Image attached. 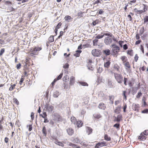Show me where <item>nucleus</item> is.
<instances>
[{"label": "nucleus", "mask_w": 148, "mask_h": 148, "mask_svg": "<svg viewBox=\"0 0 148 148\" xmlns=\"http://www.w3.org/2000/svg\"><path fill=\"white\" fill-rule=\"evenodd\" d=\"M126 92L125 91H123V95L124 97V99H127V96L126 95Z\"/></svg>", "instance_id": "obj_47"}, {"label": "nucleus", "mask_w": 148, "mask_h": 148, "mask_svg": "<svg viewBox=\"0 0 148 148\" xmlns=\"http://www.w3.org/2000/svg\"><path fill=\"white\" fill-rule=\"evenodd\" d=\"M83 13L82 12H80L78 13V15L79 16H82Z\"/></svg>", "instance_id": "obj_56"}, {"label": "nucleus", "mask_w": 148, "mask_h": 148, "mask_svg": "<svg viewBox=\"0 0 148 148\" xmlns=\"http://www.w3.org/2000/svg\"><path fill=\"white\" fill-rule=\"evenodd\" d=\"M144 23L148 21V16H146L144 19Z\"/></svg>", "instance_id": "obj_43"}, {"label": "nucleus", "mask_w": 148, "mask_h": 148, "mask_svg": "<svg viewBox=\"0 0 148 148\" xmlns=\"http://www.w3.org/2000/svg\"><path fill=\"white\" fill-rule=\"evenodd\" d=\"M8 137H6L5 138L4 141L5 143H7L8 142Z\"/></svg>", "instance_id": "obj_61"}, {"label": "nucleus", "mask_w": 148, "mask_h": 148, "mask_svg": "<svg viewBox=\"0 0 148 148\" xmlns=\"http://www.w3.org/2000/svg\"><path fill=\"white\" fill-rule=\"evenodd\" d=\"M127 79L126 78L124 77V84L126 86L127 85V84L126 83L127 81Z\"/></svg>", "instance_id": "obj_51"}, {"label": "nucleus", "mask_w": 148, "mask_h": 148, "mask_svg": "<svg viewBox=\"0 0 148 148\" xmlns=\"http://www.w3.org/2000/svg\"><path fill=\"white\" fill-rule=\"evenodd\" d=\"M109 100L111 102L112 104H113L114 103V97L113 95L109 96Z\"/></svg>", "instance_id": "obj_15"}, {"label": "nucleus", "mask_w": 148, "mask_h": 148, "mask_svg": "<svg viewBox=\"0 0 148 148\" xmlns=\"http://www.w3.org/2000/svg\"><path fill=\"white\" fill-rule=\"evenodd\" d=\"M108 86L109 87L111 88L113 87V85L111 81L110 80L108 79Z\"/></svg>", "instance_id": "obj_30"}, {"label": "nucleus", "mask_w": 148, "mask_h": 148, "mask_svg": "<svg viewBox=\"0 0 148 148\" xmlns=\"http://www.w3.org/2000/svg\"><path fill=\"white\" fill-rule=\"evenodd\" d=\"M126 108H127V105H126V104H125L124 106V107H123V111L124 112H126L125 110H126Z\"/></svg>", "instance_id": "obj_59"}, {"label": "nucleus", "mask_w": 148, "mask_h": 148, "mask_svg": "<svg viewBox=\"0 0 148 148\" xmlns=\"http://www.w3.org/2000/svg\"><path fill=\"white\" fill-rule=\"evenodd\" d=\"M61 24H62L60 23H59L56 26V28L57 29L59 28Z\"/></svg>", "instance_id": "obj_53"}, {"label": "nucleus", "mask_w": 148, "mask_h": 148, "mask_svg": "<svg viewBox=\"0 0 148 148\" xmlns=\"http://www.w3.org/2000/svg\"><path fill=\"white\" fill-rule=\"evenodd\" d=\"M143 134L145 135H148V130H145Z\"/></svg>", "instance_id": "obj_52"}, {"label": "nucleus", "mask_w": 148, "mask_h": 148, "mask_svg": "<svg viewBox=\"0 0 148 148\" xmlns=\"http://www.w3.org/2000/svg\"><path fill=\"white\" fill-rule=\"evenodd\" d=\"M138 55L137 54H136L135 55L134 57V60L135 62H137V60L138 59Z\"/></svg>", "instance_id": "obj_49"}, {"label": "nucleus", "mask_w": 148, "mask_h": 148, "mask_svg": "<svg viewBox=\"0 0 148 148\" xmlns=\"http://www.w3.org/2000/svg\"><path fill=\"white\" fill-rule=\"evenodd\" d=\"M98 107L100 109H101L103 110H105L106 108L105 104L103 103H100L98 105Z\"/></svg>", "instance_id": "obj_8"}, {"label": "nucleus", "mask_w": 148, "mask_h": 148, "mask_svg": "<svg viewBox=\"0 0 148 148\" xmlns=\"http://www.w3.org/2000/svg\"><path fill=\"white\" fill-rule=\"evenodd\" d=\"M124 64L126 69L130 68V65L128 62H126Z\"/></svg>", "instance_id": "obj_27"}, {"label": "nucleus", "mask_w": 148, "mask_h": 148, "mask_svg": "<svg viewBox=\"0 0 148 148\" xmlns=\"http://www.w3.org/2000/svg\"><path fill=\"white\" fill-rule=\"evenodd\" d=\"M54 143L56 144L59 146H61L62 147H63L64 146L63 143H62L61 142L58 141V140H55V141L54 142Z\"/></svg>", "instance_id": "obj_19"}, {"label": "nucleus", "mask_w": 148, "mask_h": 148, "mask_svg": "<svg viewBox=\"0 0 148 148\" xmlns=\"http://www.w3.org/2000/svg\"><path fill=\"white\" fill-rule=\"evenodd\" d=\"M69 78V77L68 75H66L64 76L63 79H64L65 80H67Z\"/></svg>", "instance_id": "obj_54"}, {"label": "nucleus", "mask_w": 148, "mask_h": 148, "mask_svg": "<svg viewBox=\"0 0 148 148\" xmlns=\"http://www.w3.org/2000/svg\"><path fill=\"white\" fill-rule=\"evenodd\" d=\"M79 83L83 86H88V84L86 82H79Z\"/></svg>", "instance_id": "obj_28"}, {"label": "nucleus", "mask_w": 148, "mask_h": 148, "mask_svg": "<svg viewBox=\"0 0 148 148\" xmlns=\"http://www.w3.org/2000/svg\"><path fill=\"white\" fill-rule=\"evenodd\" d=\"M144 134H143V133H142L140 134V136L138 137V139L142 140H145L146 139V138L145 136H144Z\"/></svg>", "instance_id": "obj_9"}, {"label": "nucleus", "mask_w": 148, "mask_h": 148, "mask_svg": "<svg viewBox=\"0 0 148 148\" xmlns=\"http://www.w3.org/2000/svg\"><path fill=\"white\" fill-rule=\"evenodd\" d=\"M87 67L89 70L91 71L93 70L94 68L92 66V64L93 63L92 60L90 59H88L87 60Z\"/></svg>", "instance_id": "obj_4"}, {"label": "nucleus", "mask_w": 148, "mask_h": 148, "mask_svg": "<svg viewBox=\"0 0 148 148\" xmlns=\"http://www.w3.org/2000/svg\"><path fill=\"white\" fill-rule=\"evenodd\" d=\"M111 47H113L112 50L113 53L115 54H116L120 50L119 47L115 44H112Z\"/></svg>", "instance_id": "obj_3"}, {"label": "nucleus", "mask_w": 148, "mask_h": 148, "mask_svg": "<svg viewBox=\"0 0 148 148\" xmlns=\"http://www.w3.org/2000/svg\"><path fill=\"white\" fill-rule=\"evenodd\" d=\"M68 145L69 146L72 147L73 148H80L79 146H78L77 145L73 144L69 142Z\"/></svg>", "instance_id": "obj_12"}, {"label": "nucleus", "mask_w": 148, "mask_h": 148, "mask_svg": "<svg viewBox=\"0 0 148 148\" xmlns=\"http://www.w3.org/2000/svg\"><path fill=\"white\" fill-rule=\"evenodd\" d=\"M104 36L103 32H101L100 34L98 35L95 38L97 39L102 38Z\"/></svg>", "instance_id": "obj_20"}, {"label": "nucleus", "mask_w": 148, "mask_h": 148, "mask_svg": "<svg viewBox=\"0 0 148 148\" xmlns=\"http://www.w3.org/2000/svg\"><path fill=\"white\" fill-rule=\"evenodd\" d=\"M74 141L76 143H79L81 141L80 139L77 137H76L74 138Z\"/></svg>", "instance_id": "obj_35"}, {"label": "nucleus", "mask_w": 148, "mask_h": 148, "mask_svg": "<svg viewBox=\"0 0 148 148\" xmlns=\"http://www.w3.org/2000/svg\"><path fill=\"white\" fill-rule=\"evenodd\" d=\"M56 81H57V80H56V79H54L53 82H52V83H51V84L52 85V86H53V85H54V84H55V83L56 82Z\"/></svg>", "instance_id": "obj_63"}, {"label": "nucleus", "mask_w": 148, "mask_h": 148, "mask_svg": "<svg viewBox=\"0 0 148 148\" xmlns=\"http://www.w3.org/2000/svg\"><path fill=\"white\" fill-rule=\"evenodd\" d=\"M128 54L130 55L131 56L133 55V51L132 50L128 51L127 52Z\"/></svg>", "instance_id": "obj_39"}, {"label": "nucleus", "mask_w": 148, "mask_h": 148, "mask_svg": "<svg viewBox=\"0 0 148 148\" xmlns=\"http://www.w3.org/2000/svg\"><path fill=\"white\" fill-rule=\"evenodd\" d=\"M82 52L81 50H77L76 51V53L74 54V56L76 57H78L80 55V54Z\"/></svg>", "instance_id": "obj_17"}, {"label": "nucleus", "mask_w": 148, "mask_h": 148, "mask_svg": "<svg viewBox=\"0 0 148 148\" xmlns=\"http://www.w3.org/2000/svg\"><path fill=\"white\" fill-rule=\"evenodd\" d=\"M14 102L16 103L17 105L19 104V102L16 98H14Z\"/></svg>", "instance_id": "obj_48"}, {"label": "nucleus", "mask_w": 148, "mask_h": 148, "mask_svg": "<svg viewBox=\"0 0 148 148\" xmlns=\"http://www.w3.org/2000/svg\"><path fill=\"white\" fill-rule=\"evenodd\" d=\"M63 75V73H61L57 77V79H56V80H57H57H59L60 79L61 77H62V76Z\"/></svg>", "instance_id": "obj_41"}, {"label": "nucleus", "mask_w": 148, "mask_h": 148, "mask_svg": "<svg viewBox=\"0 0 148 148\" xmlns=\"http://www.w3.org/2000/svg\"><path fill=\"white\" fill-rule=\"evenodd\" d=\"M86 129H87V132L88 133V134H90L92 132V130L90 128L88 127H87Z\"/></svg>", "instance_id": "obj_31"}, {"label": "nucleus", "mask_w": 148, "mask_h": 148, "mask_svg": "<svg viewBox=\"0 0 148 148\" xmlns=\"http://www.w3.org/2000/svg\"><path fill=\"white\" fill-rule=\"evenodd\" d=\"M15 84H14L12 85H11L10 87V88L9 89V90L10 91H12L13 90V89L15 88Z\"/></svg>", "instance_id": "obj_37"}, {"label": "nucleus", "mask_w": 148, "mask_h": 148, "mask_svg": "<svg viewBox=\"0 0 148 148\" xmlns=\"http://www.w3.org/2000/svg\"><path fill=\"white\" fill-rule=\"evenodd\" d=\"M5 51V49H1L0 51V56H1Z\"/></svg>", "instance_id": "obj_46"}, {"label": "nucleus", "mask_w": 148, "mask_h": 148, "mask_svg": "<svg viewBox=\"0 0 148 148\" xmlns=\"http://www.w3.org/2000/svg\"><path fill=\"white\" fill-rule=\"evenodd\" d=\"M103 53L106 56H109L111 54V51L110 50L106 49L103 50Z\"/></svg>", "instance_id": "obj_7"}, {"label": "nucleus", "mask_w": 148, "mask_h": 148, "mask_svg": "<svg viewBox=\"0 0 148 148\" xmlns=\"http://www.w3.org/2000/svg\"><path fill=\"white\" fill-rule=\"evenodd\" d=\"M42 131L43 134L46 136L47 134V131L46 127L45 126L43 127Z\"/></svg>", "instance_id": "obj_29"}, {"label": "nucleus", "mask_w": 148, "mask_h": 148, "mask_svg": "<svg viewBox=\"0 0 148 148\" xmlns=\"http://www.w3.org/2000/svg\"><path fill=\"white\" fill-rule=\"evenodd\" d=\"M31 116L32 120H33L34 118V113L32 112L31 114Z\"/></svg>", "instance_id": "obj_58"}, {"label": "nucleus", "mask_w": 148, "mask_h": 148, "mask_svg": "<svg viewBox=\"0 0 148 148\" xmlns=\"http://www.w3.org/2000/svg\"><path fill=\"white\" fill-rule=\"evenodd\" d=\"M92 53L94 56L99 57L101 54V52L100 50L95 49L92 51Z\"/></svg>", "instance_id": "obj_2"}, {"label": "nucleus", "mask_w": 148, "mask_h": 148, "mask_svg": "<svg viewBox=\"0 0 148 148\" xmlns=\"http://www.w3.org/2000/svg\"><path fill=\"white\" fill-rule=\"evenodd\" d=\"M46 108L47 110L49 112H52L53 108V106L48 105L46 106Z\"/></svg>", "instance_id": "obj_13"}, {"label": "nucleus", "mask_w": 148, "mask_h": 148, "mask_svg": "<svg viewBox=\"0 0 148 148\" xmlns=\"http://www.w3.org/2000/svg\"><path fill=\"white\" fill-rule=\"evenodd\" d=\"M44 118V123H48L49 122V121L47 120V117H45V118Z\"/></svg>", "instance_id": "obj_60"}, {"label": "nucleus", "mask_w": 148, "mask_h": 148, "mask_svg": "<svg viewBox=\"0 0 148 148\" xmlns=\"http://www.w3.org/2000/svg\"><path fill=\"white\" fill-rule=\"evenodd\" d=\"M103 34H104V35L107 36H108V37H111L112 36V34L110 33H103Z\"/></svg>", "instance_id": "obj_40"}, {"label": "nucleus", "mask_w": 148, "mask_h": 148, "mask_svg": "<svg viewBox=\"0 0 148 148\" xmlns=\"http://www.w3.org/2000/svg\"><path fill=\"white\" fill-rule=\"evenodd\" d=\"M110 62L109 61H108L105 62L104 64V67L107 68H109L110 66Z\"/></svg>", "instance_id": "obj_16"}, {"label": "nucleus", "mask_w": 148, "mask_h": 148, "mask_svg": "<svg viewBox=\"0 0 148 148\" xmlns=\"http://www.w3.org/2000/svg\"><path fill=\"white\" fill-rule=\"evenodd\" d=\"M59 93L58 91H56L54 92L53 94V96L54 97H57L59 95Z\"/></svg>", "instance_id": "obj_24"}, {"label": "nucleus", "mask_w": 148, "mask_h": 148, "mask_svg": "<svg viewBox=\"0 0 148 148\" xmlns=\"http://www.w3.org/2000/svg\"><path fill=\"white\" fill-rule=\"evenodd\" d=\"M54 36H51L49 38V41L50 42H52L54 41Z\"/></svg>", "instance_id": "obj_34"}, {"label": "nucleus", "mask_w": 148, "mask_h": 148, "mask_svg": "<svg viewBox=\"0 0 148 148\" xmlns=\"http://www.w3.org/2000/svg\"><path fill=\"white\" fill-rule=\"evenodd\" d=\"M107 145L106 142L103 141L101 143H99L96 145L95 148H98L100 147H102L104 146H106Z\"/></svg>", "instance_id": "obj_6"}, {"label": "nucleus", "mask_w": 148, "mask_h": 148, "mask_svg": "<svg viewBox=\"0 0 148 148\" xmlns=\"http://www.w3.org/2000/svg\"><path fill=\"white\" fill-rule=\"evenodd\" d=\"M64 84V88L65 89H67L69 87V86L67 84Z\"/></svg>", "instance_id": "obj_55"}, {"label": "nucleus", "mask_w": 148, "mask_h": 148, "mask_svg": "<svg viewBox=\"0 0 148 148\" xmlns=\"http://www.w3.org/2000/svg\"><path fill=\"white\" fill-rule=\"evenodd\" d=\"M24 80V79L22 77L20 80V82H19V84L20 85H21Z\"/></svg>", "instance_id": "obj_62"}, {"label": "nucleus", "mask_w": 148, "mask_h": 148, "mask_svg": "<svg viewBox=\"0 0 148 148\" xmlns=\"http://www.w3.org/2000/svg\"><path fill=\"white\" fill-rule=\"evenodd\" d=\"M121 107V106H118L116 107L115 110H114V112L116 114L119 113L120 111Z\"/></svg>", "instance_id": "obj_14"}, {"label": "nucleus", "mask_w": 148, "mask_h": 148, "mask_svg": "<svg viewBox=\"0 0 148 148\" xmlns=\"http://www.w3.org/2000/svg\"><path fill=\"white\" fill-rule=\"evenodd\" d=\"M98 41V40L95 38V39L93 41L94 46H96L97 45V43Z\"/></svg>", "instance_id": "obj_33"}, {"label": "nucleus", "mask_w": 148, "mask_h": 148, "mask_svg": "<svg viewBox=\"0 0 148 148\" xmlns=\"http://www.w3.org/2000/svg\"><path fill=\"white\" fill-rule=\"evenodd\" d=\"M75 82V77L73 76L70 77L69 84L71 85H72Z\"/></svg>", "instance_id": "obj_11"}, {"label": "nucleus", "mask_w": 148, "mask_h": 148, "mask_svg": "<svg viewBox=\"0 0 148 148\" xmlns=\"http://www.w3.org/2000/svg\"><path fill=\"white\" fill-rule=\"evenodd\" d=\"M99 22V21L97 20H95V21H93V22H92L93 25L94 26H95L97 24H98Z\"/></svg>", "instance_id": "obj_38"}, {"label": "nucleus", "mask_w": 148, "mask_h": 148, "mask_svg": "<svg viewBox=\"0 0 148 148\" xmlns=\"http://www.w3.org/2000/svg\"><path fill=\"white\" fill-rule=\"evenodd\" d=\"M21 64L20 63L17 64L16 66L17 69H20L21 68Z\"/></svg>", "instance_id": "obj_57"}, {"label": "nucleus", "mask_w": 148, "mask_h": 148, "mask_svg": "<svg viewBox=\"0 0 148 148\" xmlns=\"http://www.w3.org/2000/svg\"><path fill=\"white\" fill-rule=\"evenodd\" d=\"M104 138L105 140L107 141H109L111 140V138L109 137L108 136L107 134H105V135Z\"/></svg>", "instance_id": "obj_26"}, {"label": "nucleus", "mask_w": 148, "mask_h": 148, "mask_svg": "<svg viewBox=\"0 0 148 148\" xmlns=\"http://www.w3.org/2000/svg\"><path fill=\"white\" fill-rule=\"evenodd\" d=\"M116 117L117 120V122H119L120 121L122 118V115L121 114H119L117 115Z\"/></svg>", "instance_id": "obj_32"}, {"label": "nucleus", "mask_w": 148, "mask_h": 148, "mask_svg": "<svg viewBox=\"0 0 148 148\" xmlns=\"http://www.w3.org/2000/svg\"><path fill=\"white\" fill-rule=\"evenodd\" d=\"M64 18L66 21L68 22L71 21V20L72 19L71 16L69 15L66 16Z\"/></svg>", "instance_id": "obj_18"}, {"label": "nucleus", "mask_w": 148, "mask_h": 148, "mask_svg": "<svg viewBox=\"0 0 148 148\" xmlns=\"http://www.w3.org/2000/svg\"><path fill=\"white\" fill-rule=\"evenodd\" d=\"M41 49V48L40 47H35V48H34L33 49V50L34 51H40V50Z\"/></svg>", "instance_id": "obj_36"}, {"label": "nucleus", "mask_w": 148, "mask_h": 148, "mask_svg": "<svg viewBox=\"0 0 148 148\" xmlns=\"http://www.w3.org/2000/svg\"><path fill=\"white\" fill-rule=\"evenodd\" d=\"M76 123V125L78 127H80L82 126L83 123L81 121H77Z\"/></svg>", "instance_id": "obj_22"}, {"label": "nucleus", "mask_w": 148, "mask_h": 148, "mask_svg": "<svg viewBox=\"0 0 148 148\" xmlns=\"http://www.w3.org/2000/svg\"><path fill=\"white\" fill-rule=\"evenodd\" d=\"M123 48L125 50H126L127 49V46L126 44H125L123 46Z\"/></svg>", "instance_id": "obj_64"}, {"label": "nucleus", "mask_w": 148, "mask_h": 148, "mask_svg": "<svg viewBox=\"0 0 148 148\" xmlns=\"http://www.w3.org/2000/svg\"><path fill=\"white\" fill-rule=\"evenodd\" d=\"M114 127H115L117 128H118L119 127V124H114Z\"/></svg>", "instance_id": "obj_50"}, {"label": "nucleus", "mask_w": 148, "mask_h": 148, "mask_svg": "<svg viewBox=\"0 0 148 148\" xmlns=\"http://www.w3.org/2000/svg\"><path fill=\"white\" fill-rule=\"evenodd\" d=\"M71 121L72 123H73L74 124H75L77 122L76 118L74 116L71 117Z\"/></svg>", "instance_id": "obj_21"}, {"label": "nucleus", "mask_w": 148, "mask_h": 148, "mask_svg": "<svg viewBox=\"0 0 148 148\" xmlns=\"http://www.w3.org/2000/svg\"><path fill=\"white\" fill-rule=\"evenodd\" d=\"M63 67L65 69H68L69 67V64L68 63H66L63 66Z\"/></svg>", "instance_id": "obj_42"}, {"label": "nucleus", "mask_w": 148, "mask_h": 148, "mask_svg": "<svg viewBox=\"0 0 148 148\" xmlns=\"http://www.w3.org/2000/svg\"><path fill=\"white\" fill-rule=\"evenodd\" d=\"M104 42L106 45H110L112 42V39L111 37H107L104 39Z\"/></svg>", "instance_id": "obj_5"}, {"label": "nucleus", "mask_w": 148, "mask_h": 148, "mask_svg": "<svg viewBox=\"0 0 148 148\" xmlns=\"http://www.w3.org/2000/svg\"><path fill=\"white\" fill-rule=\"evenodd\" d=\"M94 117L97 119H99L101 117V115L99 114H95L93 115Z\"/></svg>", "instance_id": "obj_23"}, {"label": "nucleus", "mask_w": 148, "mask_h": 148, "mask_svg": "<svg viewBox=\"0 0 148 148\" xmlns=\"http://www.w3.org/2000/svg\"><path fill=\"white\" fill-rule=\"evenodd\" d=\"M66 130L68 134L70 136L72 135L73 134L74 131L71 128H67Z\"/></svg>", "instance_id": "obj_10"}, {"label": "nucleus", "mask_w": 148, "mask_h": 148, "mask_svg": "<svg viewBox=\"0 0 148 148\" xmlns=\"http://www.w3.org/2000/svg\"><path fill=\"white\" fill-rule=\"evenodd\" d=\"M143 5L144 6L143 11H144V12H145L147 9V7L145 5L143 4Z\"/></svg>", "instance_id": "obj_45"}, {"label": "nucleus", "mask_w": 148, "mask_h": 148, "mask_svg": "<svg viewBox=\"0 0 148 148\" xmlns=\"http://www.w3.org/2000/svg\"><path fill=\"white\" fill-rule=\"evenodd\" d=\"M123 63H124L125 62H126L127 60V57L125 56H122L121 58Z\"/></svg>", "instance_id": "obj_25"}, {"label": "nucleus", "mask_w": 148, "mask_h": 148, "mask_svg": "<svg viewBox=\"0 0 148 148\" xmlns=\"http://www.w3.org/2000/svg\"><path fill=\"white\" fill-rule=\"evenodd\" d=\"M114 76L115 79L118 83L121 84L123 80V77L122 75L120 74L117 73H114Z\"/></svg>", "instance_id": "obj_1"}, {"label": "nucleus", "mask_w": 148, "mask_h": 148, "mask_svg": "<svg viewBox=\"0 0 148 148\" xmlns=\"http://www.w3.org/2000/svg\"><path fill=\"white\" fill-rule=\"evenodd\" d=\"M142 93L140 91L139 92L138 94V95L136 96V98H139L141 95Z\"/></svg>", "instance_id": "obj_44"}]
</instances>
